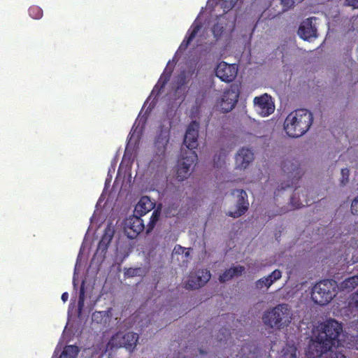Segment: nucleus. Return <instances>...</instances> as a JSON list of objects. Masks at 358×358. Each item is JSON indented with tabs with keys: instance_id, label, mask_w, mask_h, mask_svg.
<instances>
[{
	"instance_id": "obj_26",
	"label": "nucleus",
	"mask_w": 358,
	"mask_h": 358,
	"mask_svg": "<svg viewBox=\"0 0 358 358\" xmlns=\"http://www.w3.org/2000/svg\"><path fill=\"white\" fill-rule=\"evenodd\" d=\"M255 285L256 287L259 289L264 288V287L268 288L272 285V280L271 279H268V277L266 276L259 279L256 282Z\"/></svg>"
},
{
	"instance_id": "obj_40",
	"label": "nucleus",
	"mask_w": 358,
	"mask_h": 358,
	"mask_svg": "<svg viewBox=\"0 0 358 358\" xmlns=\"http://www.w3.org/2000/svg\"><path fill=\"white\" fill-rule=\"evenodd\" d=\"M178 249L180 250V251H181V252H184L185 250H186L187 249L185 248H183V247H181L180 245H178Z\"/></svg>"
},
{
	"instance_id": "obj_12",
	"label": "nucleus",
	"mask_w": 358,
	"mask_h": 358,
	"mask_svg": "<svg viewBox=\"0 0 358 358\" xmlns=\"http://www.w3.org/2000/svg\"><path fill=\"white\" fill-rule=\"evenodd\" d=\"M254 103L259 114L266 117L273 113L275 106L271 100V96L264 94L254 99Z\"/></svg>"
},
{
	"instance_id": "obj_18",
	"label": "nucleus",
	"mask_w": 358,
	"mask_h": 358,
	"mask_svg": "<svg viewBox=\"0 0 358 358\" xmlns=\"http://www.w3.org/2000/svg\"><path fill=\"white\" fill-rule=\"evenodd\" d=\"M154 203L148 196H142L135 207V211L139 216H143L152 210Z\"/></svg>"
},
{
	"instance_id": "obj_22",
	"label": "nucleus",
	"mask_w": 358,
	"mask_h": 358,
	"mask_svg": "<svg viewBox=\"0 0 358 358\" xmlns=\"http://www.w3.org/2000/svg\"><path fill=\"white\" fill-rule=\"evenodd\" d=\"M80 350L76 345H66L64 347L59 358H76Z\"/></svg>"
},
{
	"instance_id": "obj_24",
	"label": "nucleus",
	"mask_w": 358,
	"mask_h": 358,
	"mask_svg": "<svg viewBox=\"0 0 358 358\" xmlns=\"http://www.w3.org/2000/svg\"><path fill=\"white\" fill-rule=\"evenodd\" d=\"M160 217V211L159 210H155L152 214L150 221L147 225L146 234H149L155 228L157 222H158Z\"/></svg>"
},
{
	"instance_id": "obj_41",
	"label": "nucleus",
	"mask_w": 358,
	"mask_h": 358,
	"mask_svg": "<svg viewBox=\"0 0 358 358\" xmlns=\"http://www.w3.org/2000/svg\"><path fill=\"white\" fill-rule=\"evenodd\" d=\"M185 255L186 257H188V256L189 255V250H187V251L185 252Z\"/></svg>"
},
{
	"instance_id": "obj_36",
	"label": "nucleus",
	"mask_w": 358,
	"mask_h": 358,
	"mask_svg": "<svg viewBox=\"0 0 358 358\" xmlns=\"http://www.w3.org/2000/svg\"><path fill=\"white\" fill-rule=\"evenodd\" d=\"M236 1L237 0H231L230 2L228 3H227L228 0H224V2L226 3L224 4V8H228V9L232 8L234 7V6L235 5Z\"/></svg>"
},
{
	"instance_id": "obj_38",
	"label": "nucleus",
	"mask_w": 358,
	"mask_h": 358,
	"mask_svg": "<svg viewBox=\"0 0 358 358\" xmlns=\"http://www.w3.org/2000/svg\"><path fill=\"white\" fill-rule=\"evenodd\" d=\"M349 6L358 8V0H345Z\"/></svg>"
},
{
	"instance_id": "obj_10",
	"label": "nucleus",
	"mask_w": 358,
	"mask_h": 358,
	"mask_svg": "<svg viewBox=\"0 0 358 358\" xmlns=\"http://www.w3.org/2000/svg\"><path fill=\"white\" fill-rule=\"evenodd\" d=\"M282 170L287 175L288 182L291 181L292 185L295 181H298L303 175L299 162L294 159L285 160L282 163Z\"/></svg>"
},
{
	"instance_id": "obj_43",
	"label": "nucleus",
	"mask_w": 358,
	"mask_h": 358,
	"mask_svg": "<svg viewBox=\"0 0 358 358\" xmlns=\"http://www.w3.org/2000/svg\"><path fill=\"white\" fill-rule=\"evenodd\" d=\"M289 186H290V185H289V184H287V185H286L285 187H282V189H285V187H289Z\"/></svg>"
},
{
	"instance_id": "obj_25",
	"label": "nucleus",
	"mask_w": 358,
	"mask_h": 358,
	"mask_svg": "<svg viewBox=\"0 0 358 358\" xmlns=\"http://www.w3.org/2000/svg\"><path fill=\"white\" fill-rule=\"evenodd\" d=\"M29 14L33 19L39 20L43 16V10L38 6H31L29 8Z\"/></svg>"
},
{
	"instance_id": "obj_19",
	"label": "nucleus",
	"mask_w": 358,
	"mask_h": 358,
	"mask_svg": "<svg viewBox=\"0 0 358 358\" xmlns=\"http://www.w3.org/2000/svg\"><path fill=\"white\" fill-rule=\"evenodd\" d=\"M244 271L245 267L243 266L231 267L225 270L224 273L219 276V280L220 282H225L230 280L235 276L242 275Z\"/></svg>"
},
{
	"instance_id": "obj_32",
	"label": "nucleus",
	"mask_w": 358,
	"mask_h": 358,
	"mask_svg": "<svg viewBox=\"0 0 358 358\" xmlns=\"http://www.w3.org/2000/svg\"><path fill=\"white\" fill-rule=\"evenodd\" d=\"M169 77H170L169 75H166V76L165 75H162L160 77V79L158 81L157 84L155 86V89L157 88L159 84H161V86H160L161 88L164 87V85H166V83L169 80Z\"/></svg>"
},
{
	"instance_id": "obj_23",
	"label": "nucleus",
	"mask_w": 358,
	"mask_h": 358,
	"mask_svg": "<svg viewBox=\"0 0 358 358\" xmlns=\"http://www.w3.org/2000/svg\"><path fill=\"white\" fill-rule=\"evenodd\" d=\"M357 286H358V275H354L348 278L341 284V289L347 290L348 292L352 291Z\"/></svg>"
},
{
	"instance_id": "obj_15",
	"label": "nucleus",
	"mask_w": 358,
	"mask_h": 358,
	"mask_svg": "<svg viewBox=\"0 0 358 358\" xmlns=\"http://www.w3.org/2000/svg\"><path fill=\"white\" fill-rule=\"evenodd\" d=\"M235 159L236 168L245 169L253 161L254 154L251 150L243 148L238 150Z\"/></svg>"
},
{
	"instance_id": "obj_42",
	"label": "nucleus",
	"mask_w": 358,
	"mask_h": 358,
	"mask_svg": "<svg viewBox=\"0 0 358 358\" xmlns=\"http://www.w3.org/2000/svg\"><path fill=\"white\" fill-rule=\"evenodd\" d=\"M224 331L227 333V335H229V331L227 329H224Z\"/></svg>"
},
{
	"instance_id": "obj_28",
	"label": "nucleus",
	"mask_w": 358,
	"mask_h": 358,
	"mask_svg": "<svg viewBox=\"0 0 358 358\" xmlns=\"http://www.w3.org/2000/svg\"><path fill=\"white\" fill-rule=\"evenodd\" d=\"M341 175L342 178L341 180V183L342 185H345L348 181H349V176H350V171L348 169H341Z\"/></svg>"
},
{
	"instance_id": "obj_37",
	"label": "nucleus",
	"mask_w": 358,
	"mask_h": 358,
	"mask_svg": "<svg viewBox=\"0 0 358 358\" xmlns=\"http://www.w3.org/2000/svg\"><path fill=\"white\" fill-rule=\"evenodd\" d=\"M141 271V269L140 268H133L129 271V274L131 275V276L138 275H140Z\"/></svg>"
},
{
	"instance_id": "obj_34",
	"label": "nucleus",
	"mask_w": 358,
	"mask_h": 358,
	"mask_svg": "<svg viewBox=\"0 0 358 358\" xmlns=\"http://www.w3.org/2000/svg\"><path fill=\"white\" fill-rule=\"evenodd\" d=\"M294 0H281V3L284 7V10L290 8L294 5Z\"/></svg>"
},
{
	"instance_id": "obj_2",
	"label": "nucleus",
	"mask_w": 358,
	"mask_h": 358,
	"mask_svg": "<svg viewBox=\"0 0 358 358\" xmlns=\"http://www.w3.org/2000/svg\"><path fill=\"white\" fill-rule=\"evenodd\" d=\"M313 122V115L307 109L300 108L291 112L284 122V129L292 138L305 134Z\"/></svg>"
},
{
	"instance_id": "obj_29",
	"label": "nucleus",
	"mask_w": 358,
	"mask_h": 358,
	"mask_svg": "<svg viewBox=\"0 0 358 358\" xmlns=\"http://www.w3.org/2000/svg\"><path fill=\"white\" fill-rule=\"evenodd\" d=\"M290 203H291V205L294 208H300L305 206L303 203H302V202L299 201V200H297L296 192H294V194L291 197Z\"/></svg>"
},
{
	"instance_id": "obj_35",
	"label": "nucleus",
	"mask_w": 358,
	"mask_h": 358,
	"mask_svg": "<svg viewBox=\"0 0 358 358\" xmlns=\"http://www.w3.org/2000/svg\"><path fill=\"white\" fill-rule=\"evenodd\" d=\"M326 358H346L341 352H331Z\"/></svg>"
},
{
	"instance_id": "obj_39",
	"label": "nucleus",
	"mask_w": 358,
	"mask_h": 358,
	"mask_svg": "<svg viewBox=\"0 0 358 358\" xmlns=\"http://www.w3.org/2000/svg\"><path fill=\"white\" fill-rule=\"evenodd\" d=\"M69 294L67 292H64L62 294L61 299L64 302H66L68 300Z\"/></svg>"
},
{
	"instance_id": "obj_8",
	"label": "nucleus",
	"mask_w": 358,
	"mask_h": 358,
	"mask_svg": "<svg viewBox=\"0 0 358 358\" xmlns=\"http://www.w3.org/2000/svg\"><path fill=\"white\" fill-rule=\"evenodd\" d=\"M211 277L210 271L208 269H200L194 273H192L185 283L187 289H198L203 286Z\"/></svg>"
},
{
	"instance_id": "obj_46",
	"label": "nucleus",
	"mask_w": 358,
	"mask_h": 358,
	"mask_svg": "<svg viewBox=\"0 0 358 358\" xmlns=\"http://www.w3.org/2000/svg\"><path fill=\"white\" fill-rule=\"evenodd\" d=\"M177 208H178V206H176V208L174 209L175 211H177Z\"/></svg>"
},
{
	"instance_id": "obj_14",
	"label": "nucleus",
	"mask_w": 358,
	"mask_h": 358,
	"mask_svg": "<svg viewBox=\"0 0 358 358\" xmlns=\"http://www.w3.org/2000/svg\"><path fill=\"white\" fill-rule=\"evenodd\" d=\"M145 225L143 220L140 216H134L127 220L124 227V231L128 238L133 239L144 230Z\"/></svg>"
},
{
	"instance_id": "obj_20",
	"label": "nucleus",
	"mask_w": 358,
	"mask_h": 358,
	"mask_svg": "<svg viewBox=\"0 0 358 358\" xmlns=\"http://www.w3.org/2000/svg\"><path fill=\"white\" fill-rule=\"evenodd\" d=\"M201 23H196L194 22L189 29L187 31V34L181 43L180 45V49H186L187 46L189 45V43L192 41V40L195 38V36L197 35L198 32L201 29Z\"/></svg>"
},
{
	"instance_id": "obj_31",
	"label": "nucleus",
	"mask_w": 358,
	"mask_h": 358,
	"mask_svg": "<svg viewBox=\"0 0 358 358\" xmlns=\"http://www.w3.org/2000/svg\"><path fill=\"white\" fill-rule=\"evenodd\" d=\"M349 306L351 308H358V290L354 294H352L349 302Z\"/></svg>"
},
{
	"instance_id": "obj_1",
	"label": "nucleus",
	"mask_w": 358,
	"mask_h": 358,
	"mask_svg": "<svg viewBox=\"0 0 358 358\" xmlns=\"http://www.w3.org/2000/svg\"><path fill=\"white\" fill-rule=\"evenodd\" d=\"M321 329L308 347L307 358H320L324 353L331 350L332 347L339 345L338 338L343 331L341 324L334 319H329L322 324Z\"/></svg>"
},
{
	"instance_id": "obj_27",
	"label": "nucleus",
	"mask_w": 358,
	"mask_h": 358,
	"mask_svg": "<svg viewBox=\"0 0 358 358\" xmlns=\"http://www.w3.org/2000/svg\"><path fill=\"white\" fill-rule=\"evenodd\" d=\"M267 277L268 279H271L272 280L273 285L275 281L281 278L282 272L279 269H275L271 274L267 275Z\"/></svg>"
},
{
	"instance_id": "obj_6",
	"label": "nucleus",
	"mask_w": 358,
	"mask_h": 358,
	"mask_svg": "<svg viewBox=\"0 0 358 358\" xmlns=\"http://www.w3.org/2000/svg\"><path fill=\"white\" fill-rule=\"evenodd\" d=\"M138 340V335L136 333L130 331L126 334L117 332L112 336L109 344L115 348H124L129 352H132Z\"/></svg>"
},
{
	"instance_id": "obj_33",
	"label": "nucleus",
	"mask_w": 358,
	"mask_h": 358,
	"mask_svg": "<svg viewBox=\"0 0 358 358\" xmlns=\"http://www.w3.org/2000/svg\"><path fill=\"white\" fill-rule=\"evenodd\" d=\"M351 212L354 215H358V196L354 199L352 202Z\"/></svg>"
},
{
	"instance_id": "obj_9",
	"label": "nucleus",
	"mask_w": 358,
	"mask_h": 358,
	"mask_svg": "<svg viewBox=\"0 0 358 358\" xmlns=\"http://www.w3.org/2000/svg\"><path fill=\"white\" fill-rule=\"evenodd\" d=\"M238 68L236 64H229L222 62L215 69V75L222 81L225 83L232 82L236 77Z\"/></svg>"
},
{
	"instance_id": "obj_45",
	"label": "nucleus",
	"mask_w": 358,
	"mask_h": 358,
	"mask_svg": "<svg viewBox=\"0 0 358 358\" xmlns=\"http://www.w3.org/2000/svg\"><path fill=\"white\" fill-rule=\"evenodd\" d=\"M200 353H201V354H203V352L201 350H200Z\"/></svg>"
},
{
	"instance_id": "obj_47",
	"label": "nucleus",
	"mask_w": 358,
	"mask_h": 358,
	"mask_svg": "<svg viewBox=\"0 0 358 358\" xmlns=\"http://www.w3.org/2000/svg\"><path fill=\"white\" fill-rule=\"evenodd\" d=\"M178 358H180V357H178Z\"/></svg>"
},
{
	"instance_id": "obj_13",
	"label": "nucleus",
	"mask_w": 358,
	"mask_h": 358,
	"mask_svg": "<svg viewBox=\"0 0 358 358\" xmlns=\"http://www.w3.org/2000/svg\"><path fill=\"white\" fill-rule=\"evenodd\" d=\"M199 124L196 121H192L188 126L184 137L183 143L186 150H194L198 146Z\"/></svg>"
},
{
	"instance_id": "obj_44",
	"label": "nucleus",
	"mask_w": 358,
	"mask_h": 358,
	"mask_svg": "<svg viewBox=\"0 0 358 358\" xmlns=\"http://www.w3.org/2000/svg\"><path fill=\"white\" fill-rule=\"evenodd\" d=\"M306 205H308V201L306 200Z\"/></svg>"
},
{
	"instance_id": "obj_21",
	"label": "nucleus",
	"mask_w": 358,
	"mask_h": 358,
	"mask_svg": "<svg viewBox=\"0 0 358 358\" xmlns=\"http://www.w3.org/2000/svg\"><path fill=\"white\" fill-rule=\"evenodd\" d=\"M278 358H298L296 347L287 344L279 353Z\"/></svg>"
},
{
	"instance_id": "obj_4",
	"label": "nucleus",
	"mask_w": 358,
	"mask_h": 358,
	"mask_svg": "<svg viewBox=\"0 0 358 358\" xmlns=\"http://www.w3.org/2000/svg\"><path fill=\"white\" fill-rule=\"evenodd\" d=\"M335 296L333 282L324 280L316 283L311 291V299L317 304L324 306L330 302Z\"/></svg>"
},
{
	"instance_id": "obj_5",
	"label": "nucleus",
	"mask_w": 358,
	"mask_h": 358,
	"mask_svg": "<svg viewBox=\"0 0 358 358\" xmlns=\"http://www.w3.org/2000/svg\"><path fill=\"white\" fill-rule=\"evenodd\" d=\"M197 159V155L194 150L182 149L176 168V178L178 181H183L188 178L190 169Z\"/></svg>"
},
{
	"instance_id": "obj_16",
	"label": "nucleus",
	"mask_w": 358,
	"mask_h": 358,
	"mask_svg": "<svg viewBox=\"0 0 358 358\" xmlns=\"http://www.w3.org/2000/svg\"><path fill=\"white\" fill-rule=\"evenodd\" d=\"M313 18H308L303 21L298 29L299 36L303 40H309L317 37V29L313 24Z\"/></svg>"
},
{
	"instance_id": "obj_30",
	"label": "nucleus",
	"mask_w": 358,
	"mask_h": 358,
	"mask_svg": "<svg viewBox=\"0 0 358 358\" xmlns=\"http://www.w3.org/2000/svg\"><path fill=\"white\" fill-rule=\"evenodd\" d=\"M84 306V289L81 287L80 291L79 299L78 303V313L80 314Z\"/></svg>"
},
{
	"instance_id": "obj_17",
	"label": "nucleus",
	"mask_w": 358,
	"mask_h": 358,
	"mask_svg": "<svg viewBox=\"0 0 358 358\" xmlns=\"http://www.w3.org/2000/svg\"><path fill=\"white\" fill-rule=\"evenodd\" d=\"M113 236L114 230L110 226H108L105 229L104 233L98 244L97 252L105 253L108 250Z\"/></svg>"
},
{
	"instance_id": "obj_7",
	"label": "nucleus",
	"mask_w": 358,
	"mask_h": 358,
	"mask_svg": "<svg viewBox=\"0 0 358 358\" xmlns=\"http://www.w3.org/2000/svg\"><path fill=\"white\" fill-rule=\"evenodd\" d=\"M239 97V90L237 87L231 86L225 90L220 101V110L223 113L231 111L236 105Z\"/></svg>"
},
{
	"instance_id": "obj_3",
	"label": "nucleus",
	"mask_w": 358,
	"mask_h": 358,
	"mask_svg": "<svg viewBox=\"0 0 358 358\" xmlns=\"http://www.w3.org/2000/svg\"><path fill=\"white\" fill-rule=\"evenodd\" d=\"M292 314L287 304H279L264 312L262 320L264 324L271 329H281L287 327L292 322Z\"/></svg>"
},
{
	"instance_id": "obj_11",
	"label": "nucleus",
	"mask_w": 358,
	"mask_h": 358,
	"mask_svg": "<svg viewBox=\"0 0 358 358\" xmlns=\"http://www.w3.org/2000/svg\"><path fill=\"white\" fill-rule=\"evenodd\" d=\"M235 192L238 193V200L236 204V210L235 211H229L227 215L234 218H238L244 215L248 210L249 202L248 199V194L243 189H236L232 192L234 195Z\"/></svg>"
}]
</instances>
